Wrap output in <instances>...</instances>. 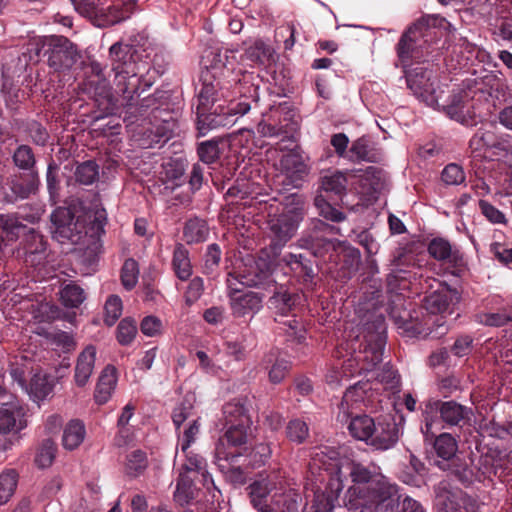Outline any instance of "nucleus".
<instances>
[{
  "mask_svg": "<svg viewBox=\"0 0 512 512\" xmlns=\"http://www.w3.org/2000/svg\"><path fill=\"white\" fill-rule=\"evenodd\" d=\"M270 228L274 233V239L266 250H262L258 256L248 254L239 258L237 271L229 273L228 286L231 287V279L240 281L246 286H260L266 283H275V291L269 299V308L275 314V321L286 324L288 313V287L286 283L279 282V278H285V273H279L273 268V261L281 256V250L288 241V221L282 218H272Z\"/></svg>",
  "mask_w": 512,
  "mask_h": 512,
  "instance_id": "1",
  "label": "nucleus"
},
{
  "mask_svg": "<svg viewBox=\"0 0 512 512\" xmlns=\"http://www.w3.org/2000/svg\"><path fill=\"white\" fill-rule=\"evenodd\" d=\"M343 503L350 512H399L400 487L380 467L352 464Z\"/></svg>",
  "mask_w": 512,
  "mask_h": 512,
  "instance_id": "2",
  "label": "nucleus"
},
{
  "mask_svg": "<svg viewBox=\"0 0 512 512\" xmlns=\"http://www.w3.org/2000/svg\"><path fill=\"white\" fill-rule=\"evenodd\" d=\"M406 82L408 88L413 94L427 106L434 109H443L453 120L462 124H469L472 115L470 113V104L462 94L453 95L449 104H440L443 90L441 89L437 77L432 70L426 67H416L410 70L405 69Z\"/></svg>",
  "mask_w": 512,
  "mask_h": 512,
  "instance_id": "3",
  "label": "nucleus"
},
{
  "mask_svg": "<svg viewBox=\"0 0 512 512\" xmlns=\"http://www.w3.org/2000/svg\"><path fill=\"white\" fill-rule=\"evenodd\" d=\"M386 344V327L384 318L376 316L371 325L365 328L363 341L359 343V351L356 352L353 361L358 365L354 371L347 372L346 368L341 370L334 369L326 376V381L330 385H340L344 378H348L355 373L370 372L382 361L384 347Z\"/></svg>",
  "mask_w": 512,
  "mask_h": 512,
  "instance_id": "4",
  "label": "nucleus"
},
{
  "mask_svg": "<svg viewBox=\"0 0 512 512\" xmlns=\"http://www.w3.org/2000/svg\"><path fill=\"white\" fill-rule=\"evenodd\" d=\"M437 18L425 16L413 23L401 36L396 52L404 69L413 62H420L429 54V47L435 37Z\"/></svg>",
  "mask_w": 512,
  "mask_h": 512,
  "instance_id": "5",
  "label": "nucleus"
},
{
  "mask_svg": "<svg viewBox=\"0 0 512 512\" xmlns=\"http://www.w3.org/2000/svg\"><path fill=\"white\" fill-rule=\"evenodd\" d=\"M472 411L453 400L429 401L425 409V423L421 427L425 440H432L442 428V422L450 426H458L470 419Z\"/></svg>",
  "mask_w": 512,
  "mask_h": 512,
  "instance_id": "6",
  "label": "nucleus"
},
{
  "mask_svg": "<svg viewBox=\"0 0 512 512\" xmlns=\"http://www.w3.org/2000/svg\"><path fill=\"white\" fill-rule=\"evenodd\" d=\"M252 505L259 512H287L288 496L285 480L278 481L276 474L255 481L248 487Z\"/></svg>",
  "mask_w": 512,
  "mask_h": 512,
  "instance_id": "7",
  "label": "nucleus"
},
{
  "mask_svg": "<svg viewBox=\"0 0 512 512\" xmlns=\"http://www.w3.org/2000/svg\"><path fill=\"white\" fill-rule=\"evenodd\" d=\"M53 238L60 243L78 244L86 235L85 221L74 208L58 207L51 214Z\"/></svg>",
  "mask_w": 512,
  "mask_h": 512,
  "instance_id": "8",
  "label": "nucleus"
},
{
  "mask_svg": "<svg viewBox=\"0 0 512 512\" xmlns=\"http://www.w3.org/2000/svg\"><path fill=\"white\" fill-rule=\"evenodd\" d=\"M42 49L48 65L55 71L69 70L80 58L77 47L64 36L45 37Z\"/></svg>",
  "mask_w": 512,
  "mask_h": 512,
  "instance_id": "9",
  "label": "nucleus"
},
{
  "mask_svg": "<svg viewBox=\"0 0 512 512\" xmlns=\"http://www.w3.org/2000/svg\"><path fill=\"white\" fill-rule=\"evenodd\" d=\"M434 449L437 456L443 460V463L438 462L442 469L450 468L463 483H471L473 481V470L469 464L458 463L460 461L459 456L456 455L458 445L456 439L451 434L442 433L435 437Z\"/></svg>",
  "mask_w": 512,
  "mask_h": 512,
  "instance_id": "10",
  "label": "nucleus"
},
{
  "mask_svg": "<svg viewBox=\"0 0 512 512\" xmlns=\"http://www.w3.org/2000/svg\"><path fill=\"white\" fill-rule=\"evenodd\" d=\"M202 88L199 92L198 113H204L210 104L220 99H228L231 96L229 82H223L216 78L212 70H206L201 75Z\"/></svg>",
  "mask_w": 512,
  "mask_h": 512,
  "instance_id": "11",
  "label": "nucleus"
},
{
  "mask_svg": "<svg viewBox=\"0 0 512 512\" xmlns=\"http://www.w3.org/2000/svg\"><path fill=\"white\" fill-rule=\"evenodd\" d=\"M231 289L229 294L230 307L234 317H250L256 315L263 306V296L253 291Z\"/></svg>",
  "mask_w": 512,
  "mask_h": 512,
  "instance_id": "12",
  "label": "nucleus"
},
{
  "mask_svg": "<svg viewBox=\"0 0 512 512\" xmlns=\"http://www.w3.org/2000/svg\"><path fill=\"white\" fill-rule=\"evenodd\" d=\"M370 390L371 386L368 382L359 381L349 387L344 393L340 403L338 420L347 423L354 409L359 408L361 405L367 406V402L369 401L368 393Z\"/></svg>",
  "mask_w": 512,
  "mask_h": 512,
  "instance_id": "13",
  "label": "nucleus"
},
{
  "mask_svg": "<svg viewBox=\"0 0 512 512\" xmlns=\"http://www.w3.org/2000/svg\"><path fill=\"white\" fill-rule=\"evenodd\" d=\"M399 438V429L391 417H384L375 423L369 445L379 450L392 448Z\"/></svg>",
  "mask_w": 512,
  "mask_h": 512,
  "instance_id": "14",
  "label": "nucleus"
},
{
  "mask_svg": "<svg viewBox=\"0 0 512 512\" xmlns=\"http://www.w3.org/2000/svg\"><path fill=\"white\" fill-rule=\"evenodd\" d=\"M239 456V453L227 451L222 441L217 443L215 448V463L221 472L225 474L226 478L234 484H243L246 480L244 471L240 467L231 465Z\"/></svg>",
  "mask_w": 512,
  "mask_h": 512,
  "instance_id": "15",
  "label": "nucleus"
},
{
  "mask_svg": "<svg viewBox=\"0 0 512 512\" xmlns=\"http://www.w3.org/2000/svg\"><path fill=\"white\" fill-rule=\"evenodd\" d=\"M310 169L309 157L298 147H290V186L302 187L308 181Z\"/></svg>",
  "mask_w": 512,
  "mask_h": 512,
  "instance_id": "16",
  "label": "nucleus"
},
{
  "mask_svg": "<svg viewBox=\"0 0 512 512\" xmlns=\"http://www.w3.org/2000/svg\"><path fill=\"white\" fill-rule=\"evenodd\" d=\"M96 360V348L92 345L87 346L78 356L75 371L74 382L78 387H84L94 370Z\"/></svg>",
  "mask_w": 512,
  "mask_h": 512,
  "instance_id": "17",
  "label": "nucleus"
},
{
  "mask_svg": "<svg viewBox=\"0 0 512 512\" xmlns=\"http://www.w3.org/2000/svg\"><path fill=\"white\" fill-rule=\"evenodd\" d=\"M24 249L26 263L32 266L42 264L45 259L46 243L40 233L36 232L34 229H30L26 234Z\"/></svg>",
  "mask_w": 512,
  "mask_h": 512,
  "instance_id": "18",
  "label": "nucleus"
},
{
  "mask_svg": "<svg viewBox=\"0 0 512 512\" xmlns=\"http://www.w3.org/2000/svg\"><path fill=\"white\" fill-rule=\"evenodd\" d=\"M23 408L14 403L0 407V433H9L14 429L20 430L25 426Z\"/></svg>",
  "mask_w": 512,
  "mask_h": 512,
  "instance_id": "19",
  "label": "nucleus"
},
{
  "mask_svg": "<svg viewBox=\"0 0 512 512\" xmlns=\"http://www.w3.org/2000/svg\"><path fill=\"white\" fill-rule=\"evenodd\" d=\"M117 384V373L113 366H106L98 379L94 399L96 403L105 404L112 396Z\"/></svg>",
  "mask_w": 512,
  "mask_h": 512,
  "instance_id": "20",
  "label": "nucleus"
},
{
  "mask_svg": "<svg viewBox=\"0 0 512 512\" xmlns=\"http://www.w3.org/2000/svg\"><path fill=\"white\" fill-rule=\"evenodd\" d=\"M101 12L97 13L94 24L99 27L111 26L125 20L128 15L116 0H102Z\"/></svg>",
  "mask_w": 512,
  "mask_h": 512,
  "instance_id": "21",
  "label": "nucleus"
},
{
  "mask_svg": "<svg viewBox=\"0 0 512 512\" xmlns=\"http://www.w3.org/2000/svg\"><path fill=\"white\" fill-rule=\"evenodd\" d=\"M360 172L361 170L335 171L322 178L321 188L325 192L341 196L346 192L348 178L354 177Z\"/></svg>",
  "mask_w": 512,
  "mask_h": 512,
  "instance_id": "22",
  "label": "nucleus"
},
{
  "mask_svg": "<svg viewBox=\"0 0 512 512\" xmlns=\"http://www.w3.org/2000/svg\"><path fill=\"white\" fill-rule=\"evenodd\" d=\"M113 71L116 92L125 98H131V94L137 90L136 73L133 69L124 68L121 65H114Z\"/></svg>",
  "mask_w": 512,
  "mask_h": 512,
  "instance_id": "23",
  "label": "nucleus"
},
{
  "mask_svg": "<svg viewBox=\"0 0 512 512\" xmlns=\"http://www.w3.org/2000/svg\"><path fill=\"white\" fill-rule=\"evenodd\" d=\"M87 68L91 73V76L87 82L89 88L93 89L95 94L109 100L111 97V88L104 75V68L102 65L99 62L93 60L90 61Z\"/></svg>",
  "mask_w": 512,
  "mask_h": 512,
  "instance_id": "24",
  "label": "nucleus"
},
{
  "mask_svg": "<svg viewBox=\"0 0 512 512\" xmlns=\"http://www.w3.org/2000/svg\"><path fill=\"white\" fill-rule=\"evenodd\" d=\"M250 425V418H242L241 423H231L227 425L224 437L221 438L218 443L222 441L224 444V440H226L230 446L242 447L247 443L250 436Z\"/></svg>",
  "mask_w": 512,
  "mask_h": 512,
  "instance_id": "25",
  "label": "nucleus"
},
{
  "mask_svg": "<svg viewBox=\"0 0 512 512\" xmlns=\"http://www.w3.org/2000/svg\"><path fill=\"white\" fill-rule=\"evenodd\" d=\"M347 422H349L348 430L350 434L355 439L369 444L370 439L373 436V429L375 428L374 419L367 415L353 416L352 414Z\"/></svg>",
  "mask_w": 512,
  "mask_h": 512,
  "instance_id": "26",
  "label": "nucleus"
},
{
  "mask_svg": "<svg viewBox=\"0 0 512 512\" xmlns=\"http://www.w3.org/2000/svg\"><path fill=\"white\" fill-rule=\"evenodd\" d=\"M503 466V459L500 456H495L492 452L482 454L478 460V473L473 472V480H480L481 477L490 478L492 475L500 477L504 471Z\"/></svg>",
  "mask_w": 512,
  "mask_h": 512,
  "instance_id": "27",
  "label": "nucleus"
},
{
  "mask_svg": "<svg viewBox=\"0 0 512 512\" xmlns=\"http://www.w3.org/2000/svg\"><path fill=\"white\" fill-rule=\"evenodd\" d=\"M86 435L85 425L78 419L68 422L63 431V446L67 450L76 449L83 441Z\"/></svg>",
  "mask_w": 512,
  "mask_h": 512,
  "instance_id": "28",
  "label": "nucleus"
},
{
  "mask_svg": "<svg viewBox=\"0 0 512 512\" xmlns=\"http://www.w3.org/2000/svg\"><path fill=\"white\" fill-rule=\"evenodd\" d=\"M343 487V484L338 480L335 488L316 493L313 501L314 512H333Z\"/></svg>",
  "mask_w": 512,
  "mask_h": 512,
  "instance_id": "29",
  "label": "nucleus"
},
{
  "mask_svg": "<svg viewBox=\"0 0 512 512\" xmlns=\"http://www.w3.org/2000/svg\"><path fill=\"white\" fill-rule=\"evenodd\" d=\"M172 266L176 276L180 280H187L192 274L189 253L182 244H177L174 249Z\"/></svg>",
  "mask_w": 512,
  "mask_h": 512,
  "instance_id": "30",
  "label": "nucleus"
},
{
  "mask_svg": "<svg viewBox=\"0 0 512 512\" xmlns=\"http://www.w3.org/2000/svg\"><path fill=\"white\" fill-rule=\"evenodd\" d=\"M23 228V224L15 215L0 214V250L6 240H16L18 238L19 231Z\"/></svg>",
  "mask_w": 512,
  "mask_h": 512,
  "instance_id": "31",
  "label": "nucleus"
},
{
  "mask_svg": "<svg viewBox=\"0 0 512 512\" xmlns=\"http://www.w3.org/2000/svg\"><path fill=\"white\" fill-rule=\"evenodd\" d=\"M183 234L187 243L203 242L209 235V227L205 220L195 217L186 222Z\"/></svg>",
  "mask_w": 512,
  "mask_h": 512,
  "instance_id": "32",
  "label": "nucleus"
},
{
  "mask_svg": "<svg viewBox=\"0 0 512 512\" xmlns=\"http://www.w3.org/2000/svg\"><path fill=\"white\" fill-rule=\"evenodd\" d=\"M59 294L62 304L68 308H77L86 299L84 289L74 282L64 284Z\"/></svg>",
  "mask_w": 512,
  "mask_h": 512,
  "instance_id": "33",
  "label": "nucleus"
},
{
  "mask_svg": "<svg viewBox=\"0 0 512 512\" xmlns=\"http://www.w3.org/2000/svg\"><path fill=\"white\" fill-rule=\"evenodd\" d=\"M271 57V49L263 41L256 40L248 48H246L244 54L241 56L243 62H250L251 64L264 65L269 62Z\"/></svg>",
  "mask_w": 512,
  "mask_h": 512,
  "instance_id": "34",
  "label": "nucleus"
},
{
  "mask_svg": "<svg viewBox=\"0 0 512 512\" xmlns=\"http://www.w3.org/2000/svg\"><path fill=\"white\" fill-rule=\"evenodd\" d=\"M429 254L440 261H457L459 257L458 250H453L451 244L443 238L433 239L428 246Z\"/></svg>",
  "mask_w": 512,
  "mask_h": 512,
  "instance_id": "35",
  "label": "nucleus"
},
{
  "mask_svg": "<svg viewBox=\"0 0 512 512\" xmlns=\"http://www.w3.org/2000/svg\"><path fill=\"white\" fill-rule=\"evenodd\" d=\"M183 175L184 169L180 165L168 162L163 165L160 179L165 185L166 190L173 191L182 184Z\"/></svg>",
  "mask_w": 512,
  "mask_h": 512,
  "instance_id": "36",
  "label": "nucleus"
},
{
  "mask_svg": "<svg viewBox=\"0 0 512 512\" xmlns=\"http://www.w3.org/2000/svg\"><path fill=\"white\" fill-rule=\"evenodd\" d=\"M452 299L448 293L435 291L425 298V307L431 314L451 313Z\"/></svg>",
  "mask_w": 512,
  "mask_h": 512,
  "instance_id": "37",
  "label": "nucleus"
},
{
  "mask_svg": "<svg viewBox=\"0 0 512 512\" xmlns=\"http://www.w3.org/2000/svg\"><path fill=\"white\" fill-rule=\"evenodd\" d=\"M194 498L193 480L186 474H180L174 492V500L180 506L189 504Z\"/></svg>",
  "mask_w": 512,
  "mask_h": 512,
  "instance_id": "38",
  "label": "nucleus"
},
{
  "mask_svg": "<svg viewBox=\"0 0 512 512\" xmlns=\"http://www.w3.org/2000/svg\"><path fill=\"white\" fill-rule=\"evenodd\" d=\"M497 144L495 134L490 130L478 129L477 132L470 139L469 146L473 153H480L482 150L494 147ZM477 156H480L478 154Z\"/></svg>",
  "mask_w": 512,
  "mask_h": 512,
  "instance_id": "39",
  "label": "nucleus"
},
{
  "mask_svg": "<svg viewBox=\"0 0 512 512\" xmlns=\"http://www.w3.org/2000/svg\"><path fill=\"white\" fill-rule=\"evenodd\" d=\"M477 319L481 324L487 326H503L512 322V307H506L497 312L481 313Z\"/></svg>",
  "mask_w": 512,
  "mask_h": 512,
  "instance_id": "40",
  "label": "nucleus"
},
{
  "mask_svg": "<svg viewBox=\"0 0 512 512\" xmlns=\"http://www.w3.org/2000/svg\"><path fill=\"white\" fill-rule=\"evenodd\" d=\"M121 283L126 290H132L138 283L139 265L136 260L128 258L121 268Z\"/></svg>",
  "mask_w": 512,
  "mask_h": 512,
  "instance_id": "41",
  "label": "nucleus"
},
{
  "mask_svg": "<svg viewBox=\"0 0 512 512\" xmlns=\"http://www.w3.org/2000/svg\"><path fill=\"white\" fill-rule=\"evenodd\" d=\"M18 475L14 470L4 471L0 475V505L5 504L14 494Z\"/></svg>",
  "mask_w": 512,
  "mask_h": 512,
  "instance_id": "42",
  "label": "nucleus"
},
{
  "mask_svg": "<svg viewBox=\"0 0 512 512\" xmlns=\"http://www.w3.org/2000/svg\"><path fill=\"white\" fill-rule=\"evenodd\" d=\"M479 433L485 437H493V438H499L504 439L506 438L510 432L509 429L496 422L493 418H484L479 422Z\"/></svg>",
  "mask_w": 512,
  "mask_h": 512,
  "instance_id": "43",
  "label": "nucleus"
},
{
  "mask_svg": "<svg viewBox=\"0 0 512 512\" xmlns=\"http://www.w3.org/2000/svg\"><path fill=\"white\" fill-rule=\"evenodd\" d=\"M110 58L112 61V69L114 65H121L124 68L132 69L130 62L131 47L120 42L114 43L109 49Z\"/></svg>",
  "mask_w": 512,
  "mask_h": 512,
  "instance_id": "44",
  "label": "nucleus"
},
{
  "mask_svg": "<svg viewBox=\"0 0 512 512\" xmlns=\"http://www.w3.org/2000/svg\"><path fill=\"white\" fill-rule=\"evenodd\" d=\"M377 380L385 389L393 392L399 391L400 375L391 365L385 364L383 368L376 374Z\"/></svg>",
  "mask_w": 512,
  "mask_h": 512,
  "instance_id": "45",
  "label": "nucleus"
},
{
  "mask_svg": "<svg viewBox=\"0 0 512 512\" xmlns=\"http://www.w3.org/2000/svg\"><path fill=\"white\" fill-rule=\"evenodd\" d=\"M98 165L93 161H87L77 166L75 179L83 185H90L98 178Z\"/></svg>",
  "mask_w": 512,
  "mask_h": 512,
  "instance_id": "46",
  "label": "nucleus"
},
{
  "mask_svg": "<svg viewBox=\"0 0 512 512\" xmlns=\"http://www.w3.org/2000/svg\"><path fill=\"white\" fill-rule=\"evenodd\" d=\"M147 467V459L144 452L135 450L127 457L125 471L129 476L136 477Z\"/></svg>",
  "mask_w": 512,
  "mask_h": 512,
  "instance_id": "47",
  "label": "nucleus"
},
{
  "mask_svg": "<svg viewBox=\"0 0 512 512\" xmlns=\"http://www.w3.org/2000/svg\"><path fill=\"white\" fill-rule=\"evenodd\" d=\"M104 310V322L108 326L114 325L122 315L123 305L120 297L117 295L109 296L106 300Z\"/></svg>",
  "mask_w": 512,
  "mask_h": 512,
  "instance_id": "48",
  "label": "nucleus"
},
{
  "mask_svg": "<svg viewBox=\"0 0 512 512\" xmlns=\"http://www.w3.org/2000/svg\"><path fill=\"white\" fill-rule=\"evenodd\" d=\"M315 206L318 209L319 214L327 220L333 222H340L345 219L342 212L334 208L324 197L322 193H319L315 197Z\"/></svg>",
  "mask_w": 512,
  "mask_h": 512,
  "instance_id": "49",
  "label": "nucleus"
},
{
  "mask_svg": "<svg viewBox=\"0 0 512 512\" xmlns=\"http://www.w3.org/2000/svg\"><path fill=\"white\" fill-rule=\"evenodd\" d=\"M247 409L243 401L229 402L223 408V413L226 420V425L231 423H241L242 418H250L247 415Z\"/></svg>",
  "mask_w": 512,
  "mask_h": 512,
  "instance_id": "50",
  "label": "nucleus"
},
{
  "mask_svg": "<svg viewBox=\"0 0 512 512\" xmlns=\"http://www.w3.org/2000/svg\"><path fill=\"white\" fill-rule=\"evenodd\" d=\"M55 453H56L55 443L50 439L44 440L37 452V455L35 458L36 464L40 468L49 467L54 461Z\"/></svg>",
  "mask_w": 512,
  "mask_h": 512,
  "instance_id": "51",
  "label": "nucleus"
},
{
  "mask_svg": "<svg viewBox=\"0 0 512 512\" xmlns=\"http://www.w3.org/2000/svg\"><path fill=\"white\" fill-rule=\"evenodd\" d=\"M52 391V385L48 382L44 375L36 374L32 377L28 391L37 399H44Z\"/></svg>",
  "mask_w": 512,
  "mask_h": 512,
  "instance_id": "52",
  "label": "nucleus"
},
{
  "mask_svg": "<svg viewBox=\"0 0 512 512\" xmlns=\"http://www.w3.org/2000/svg\"><path fill=\"white\" fill-rule=\"evenodd\" d=\"M46 338L64 352L73 350L76 345L73 336L70 333L61 330L47 332Z\"/></svg>",
  "mask_w": 512,
  "mask_h": 512,
  "instance_id": "53",
  "label": "nucleus"
},
{
  "mask_svg": "<svg viewBox=\"0 0 512 512\" xmlns=\"http://www.w3.org/2000/svg\"><path fill=\"white\" fill-rule=\"evenodd\" d=\"M75 10L82 16L94 22L97 13L101 12L102 0H71Z\"/></svg>",
  "mask_w": 512,
  "mask_h": 512,
  "instance_id": "54",
  "label": "nucleus"
},
{
  "mask_svg": "<svg viewBox=\"0 0 512 512\" xmlns=\"http://www.w3.org/2000/svg\"><path fill=\"white\" fill-rule=\"evenodd\" d=\"M348 158L351 161H371L368 139L362 137L355 140L349 149Z\"/></svg>",
  "mask_w": 512,
  "mask_h": 512,
  "instance_id": "55",
  "label": "nucleus"
},
{
  "mask_svg": "<svg viewBox=\"0 0 512 512\" xmlns=\"http://www.w3.org/2000/svg\"><path fill=\"white\" fill-rule=\"evenodd\" d=\"M137 333V326L134 320L124 318L117 328V340L122 345L130 344Z\"/></svg>",
  "mask_w": 512,
  "mask_h": 512,
  "instance_id": "56",
  "label": "nucleus"
},
{
  "mask_svg": "<svg viewBox=\"0 0 512 512\" xmlns=\"http://www.w3.org/2000/svg\"><path fill=\"white\" fill-rule=\"evenodd\" d=\"M441 178L447 185H460L465 181V173L461 166L450 163L443 169Z\"/></svg>",
  "mask_w": 512,
  "mask_h": 512,
  "instance_id": "57",
  "label": "nucleus"
},
{
  "mask_svg": "<svg viewBox=\"0 0 512 512\" xmlns=\"http://www.w3.org/2000/svg\"><path fill=\"white\" fill-rule=\"evenodd\" d=\"M250 109L251 105L247 101H241L237 103L231 102L228 106L227 112L225 113V118L220 117L217 124L222 126L232 125L234 120L230 119V117L235 115L243 116L248 113Z\"/></svg>",
  "mask_w": 512,
  "mask_h": 512,
  "instance_id": "58",
  "label": "nucleus"
},
{
  "mask_svg": "<svg viewBox=\"0 0 512 512\" xmlns=\"http://www.w3.org/2000/svg\"><path fill=\"white\" fill-rule=\"evenodd\" d=\"M13 160L21 169L27 170L34 166L35 158L32 149L29 146L22 145L14 152Z\"/></svg>",
  "mask_w": 512,
  "mask_h": 512,
  "instance_id": "59",
  "label": "nucleus"
},
{
  "mask_svg": "<svg viewBox=\"0 0 512 512\" xmlns=\"http://www.w3.org/2000/svg\"><path fill=\"white\" fill-rule=\"evenodd\" d=\"M200 160L205 164L214 163L219 158V147L216 142H202L198 147Z\"/></svg>",
  "mask_w": 512,
  "mask_h": 512,
  "instance_id": "60",
  "label": "nucleus"
},
{
  "mask_svg": "<svg viewBox=\"0 0 512 512\" xmlns=\"http://www.w3.org/2000/svg\"><path fill=\"white\" fill-rule=\"evenodd\" d=\"M192 400L193 396L190 398L186 397L184 401L174 409L172 420L177 429L181 426V424L184 423L185 420L190 417L191 411L193 409Z\"/></svg>",
  "mask_w": 512,
  "mask_h": 512,
  "instance_id": "61",
  "label": "nucleus"
},
{
  "mask_svg": "<svg viewBox=\"0 0 512 512\" xmlns=\"http://www.w3.org/2000/svg\"><path fill=\"white\" fill-rule=\"evenodd\" d=\"M479 209L486 219L492 224H505V215L486 200L479 201Z\"/></svg>",
  "mask_w": 512,
  "mask_h": 512,
  "instance_id": "62",
  "label": "nucleus"
},
{
  "mask_svg": "<svg viewBox=\"0 0 512 512\" xmlns=\"http://www.w3.org/2000/svg\"><path fill=\"white\" fill-rule=\"evenodd\" d=\"M141 332L148 337H155L162 333V321L155 316L149 315L143 318L140 324Z\"/></svg>",
  "mask_w": 512,
  "mask_h": 512,
  "instance_id": "63",
  "label": "nucleus"
},
{
  "mask_svg": "<svg viewBox=\"0 0 512 512\" xmlns=\"http://www.w3.org/2000/svg\"><path fill=\"white\" fill-rule=\"evenodd\" d=\"M286 126L261 121L257 125V133L262 137H282L283 140L286 138Z\"/></svg>",
  "mask_w": 512,
  "mask_h": 512,
  "instance_id": "64",
  "label": "nucleus"
}]
</instances>
